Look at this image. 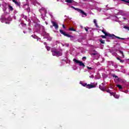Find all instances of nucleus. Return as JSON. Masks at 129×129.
<instances>
[{
	"label": "nucleus",
	"mask_w": 129,
	"mask_h": 129,
	"mask_svg": "<svg viewBox=\"0 0 129 129\" xmlns=\"http://www.w3.org/2000/svg\"><path fill=\"white\" fill-rule=\"evenodd\" d=\"M93 22L96 28H99V26H98V25H97V23H96V19H94Z\"/></svg>",
	"instance_id": "12"
},
{
	"label": "nucleus",
	"mask_w": 129,
	"mask_h": 129,
	"mask_svg": "<svg viewBox=\"0 0 129 129\" xmlns=\"http://www.w3.org/2000/svg\"><path fill=\"white\" fill-rule=\"evenodd\" d=\"M5 23H6V24H10V22H5Z\"/></svg>",
	"instance_id": "33"
},
{
	"label": "nucleus",
	"mask_w": 129,
	"mask_h": 129,
	"mask_svg": "<svg viewBox=\"0 0 129 129\" xmlns=\"http://www.w3.org/2000/svg\"><path fill=\"white\" fill-rule=\"evenodd\" d=\"M83 59H86V57L84 56V57H83Z\"/></svg>",
	"instance_id": "34"
},
{
	"label": "nucleus",
	"mask_w": 129,
	"mask_h": 129,
	"mask_svg": "<svg viewBox=\"0 0 129 129\" xmlns=\"http://www.w3.org/2000/svg\"><path fill=\"white\" fill-rule=\"evenodd\" d=\"M114 97L118 99V98H119V95H116V94L115 93V95H114Z\"/></svg>",
	"instance_id": "17"
},
{
	"label": "nucleus",
	"mask_w": 129,
	"mask_h": 129,
	"mask_svg": "<svg viewBox=\"0 0 129 129\" xmlns=\"http://www.w3.org/2000/svg\"><path fill=\"white\" fill-rule=\"evenodd\" d=\"M66 3H68V4H72L73 3V0H66Z\"/></svg>",
	"instance_id": "14"
},
{
	"label": "nucleus",
	"mask_w": 129,
	"mask_h": 129,
	"mask_svg": "<svg viewBox=\"0 0 129 129\" xmlns=\"http://www.w3.org/2000/svg\"><path fill=\"white\" fill-rule=\"evenodd\" d=\"M106 92H107L108 93H110V92H111L110 90H109V89L106 90Z\"/></svg>",
	"instance_id": "28"
},
{
	"label": "nucleus",
	"mask_w": 129,
	"mask_h": 129,
	"mask_svg": "<svg viewBox=\"0 0 129 129\" xmlns=\"http://www.w3.org/2000/svg\"><path fill=\"white\" fill-rule=\"evenodd\" d=\"M34 28L37 31H39L40 29H41V25H40L39 24H36L35 25Z\"/></svg>",
	"instance_id": "9"
},
{
	"label": "nucleus",
	"mask_w": 129,
	"mask_h": 129,
	"mask_svg": "<svg viewBox=\"0 0 129 129\" xmlns=\"http://www.w3.org/2000/svg\"><path fill=\"white\" fill-rule=\"evenodd\" d=\"M46 49H47V51H50L51 47L50 46H46Z\"/></svg>",
	"instance_id": "22"
},
{
	"label": "nucleus",
	"mask_w": 129,
	"mask_h": 129,
	"mask_svg": "<svg viewBox=\"0 0 129 129\" xmlns=\"http://www.w3.org/2000/svg\"><path fill=\"white\" fill-rule=\"evenodd\" d=\"M62 28H63V29H66V27L64 24H62Z\"/></svg>",
	"instance_id": "31"
},
{
	"label": "nucleus",
	"mask_w": 129,
	"mask_h": 129,
	"mask_svg": "<svg viewBox=\"0 0 129 129\" xmlns=\"http://www.w3.org/2000/svg\"><path fill=\"white\" fill-rule=\"evenodd\" d=\"M74 62L76 63V64H79V66H82V67H85V64L83 63V61H81L80 60H78V59H76L75 58L73 59Z\"/></svg>",
	"instance_id": "5"
},
{
	"label": "nucleus",
	"mask_w": 129,
	"mask_h": 129,
	"mask_svg": "<svg viewBox=\"0 0 129 129\" xmlns=\"http://www.w3.org/2000/svg\"><path fill=\"white\" fill-rule=\"evenodd\" d=\"M110 94L111 96H114V95L115 94V93L111 92L110 93Z\"/></svg>",
	"instance_id": "24"
},
{
	"label": "nucleus",
	"mask_w": 129,
	"mask_h": 129,
	"mask_svg": "<svg viewBox=\"0 0 129 129\" xmlns=\"http://www.w3.org/2000/svg\"><path fill=\"white\" fill-rule=\"evenodd\" d=\"M101 37L103 39H106V37H107V36H105V35H101Z\"/></svg>",
	"instance_id": "23"
},
{
	"label": "nucleus",
	"mask_w": 129,
	"mask_h": 129,
	"mask_svg": "<svg viewBox=\"0 0 129 129\" xmlns=\"http://www.w3.org/2000/svg\"><path fill=\"white\" fill-rule=\"evenodd\" d=\"M87 69H89V70H91V69H92V68L89 67L88 66H87Z\"/></svg>",
	"instance_id": "25"
},
{
	"label": "nucleus",
	"mask_w": 129,
	"mask_h": 129,
	"mask_svg": "<svg viewBox=\"0 0 129 129\" xmlns=\"http://www.w3.org/2000/svg\"><path fill=\"white\" fill-rule=\"evenodd\" d=\"M51 53L53 56H56V57H59V56H62V52L57 51V49H53L51 50Z\"/></svg>",
	"instance_id": "2"
},
{
	"label": "nucleus",
	"mask_w": 129,
	"mask_h": 129,
	"mask_svg": "<svg viewBox=\"0 0 129 129\" xmlns=\"http://www.w3.org/2000/svg\"><path fill=\"white\" fill-rule=\"evenodd\" d=\"M0 6H1V4H0Z\"/></svg>",
	"instance_id": "41"
},
{
	"label": "nucleus",
	"mask_w": 129,
	"mask_h": 129,
	"mask_svg": "<svg viewBox=\"0 0 129 129\" xmlns=\"http://www.w3.org/2000/svg\"><path fill=\"white\" fill-rule=\"evenodd\" d=\"M12 2L14 3V4H15V5H16V6H17L18 7H21V3H19V2H18V1L16 0H12Z\"/></svg>",
	"instance_id": "10"
},
{
	"label": "nucleus",
	"mask_w": 129,
	"mask_h": 129,
	"mask_svg": "<svg viewBox=\"0 0 129 129\" xmlns=\"http://www.w3.org/2000/svg\"><path fill=\"white\" fill-rule=\"evenodd\" d=\"M123 28H124V29H126L127 30H128V29H129V27L127 26H124Z\"/></svg>",
	"instance_id": "26"
},
{
	"label": "nucleus",
	"mask_w": 129,
	"mask_h": 129,
	"mask_svg": "<svg viewBox=\"0 0 129 129\" xmlns=\"http://www.w3.org/2000/svg\"><path fill=\"white\" fill-rule=\"evenodd\" d=\"M118 51L119 52V53H120V54H122V57L124 58V54H123V51H122L121 50H118Z\"/></svg>",
	"instance_id": "19"
},
{
	"label": "nucleus",
	"mask_w": 129,
	"mask_h": 129,
	"mask_svg": "<svg viewBox=\"0 0 129 129\" xmlns=\"http://www.w3.org/2000/svg\"><path fill=\"white\" fill-rule=\"evenodd\" d=\"M82 86L86 87V88H88L89 89H91V88H94L96 87V85H92V84H87L86 83H81Z\"/></svg>",
	"instance_id": "3"
},
{
	"label": "nucleus",
	"mask_w": 129,
	"mask_h": 129,
	"mask_svg": "<svg viewBox=\"0 0 129 129\" xmlns=\"http://www.w3.org/2000/svg\"><path fill=\"white\" fill-rule=\"evenodd\" d=\"M116 86H117V87H118L119 90H120L121 89H122V86H121V85H117Z\"/></svg>",
	"instance_id": "16"
},
{
	"label": "nucleus",
	"mask_w": 129,
	"mask_h": 129,
	"mask_svg": "<svg viewBox=\"0 0 129 129\" xmlns=\"http://www.w3.org/2000/svg\"><path fill=\"white\" fill-rule=\"evenodd\" d=\"M116 59H117V60H119V61H120V62H121V59H120V58H119V57H116Z\"/></svg>",
	"instance_id": "30"
},
{
	"label": "nucleus",
	"mask_w": 129,
	"mask_h": 129,
	"mask_svg": "<svg viewBox=\"0 0 129 129\" xmlns=\"http://www.w3.org/2000/svg\"><path fill=\"white\" fill-rule=\"evenodd\" d=\"M99 88H100L101 90H102V91L104 90V88L102 86L100 85L99 86Z\"/></svg>",
	"instance_id": "18"
},
{
	"label": "nucleus",
	"mask_w": 129,
	"mask_h": 129,
	"mask_svg": "<svg viewBox=\"0 0 129 129\" xmlns=\"http://www.w3.org/2000/svg\"><path fill=\"white\" fill-rule=\"evenodd\" d=\"M99 42H100L101 44H104L105 43V42L104 41V40L102 39H100L99 40Z\"/></svg>",
	"instance_id": "21"
},
{
	"label": "nucleus",
	"mask_w": 129,
	"mask_h": 129,
	"mask_svg": "<svg viewBox=\"0 0 129 129\" xmlns=\"http://www.w3.org/2000/svg\"><path fill=\"white\" fill-rule=\"evenodd\" d=\"M31 37H33L34 39L37 38V36H36V35H32Z\"/></svg>",
	"instance_id": "29"
},
{
	"label": "nucleus",
	"mask_w": 129,
	"mask_h": 129,
	"mask_svg": "<svg viewBox=\"0 0 129 129\" xmlns=\"http://www.w3.org/2000/svg\"><path fill=\"white\" fill-rule=\"evenodd\" d=\"M111 76L113 78H115L116 79H118V77H117V76H115V75L114 74H112Z\"/></svg>",
	"instance_id": "15"
},
{
	"label": "nucleus",
	"mask_w": 129,
	"mask_h": 129,
	"mask_svg": "<svg viewBox=\"0 0 129 129\" xmlns=\"http://www.w3.org/2000/svg\"><path fill=\"white\" fill-rule=\"evenodd\" d=\"M45 23H46V25H48V23H47V22H45Z\"/></svg>",
	"instance_id": "38"
},
{
	"label": "nucleus",
	"mask_w": 129,
	"mask_h": 129,
	"mask_svg": "<svg viewBox=\"0 0 129 129\" xmlns=\"http://www.w3.org/2000/svg\"><path fill=\"white\" fill-rule=\"evenodd\" d=\"M69 31H71L72 32H77L76 29H75L73 27L70 28Z\"/></svg>",
	"instance_id": "11"
},
{
	"label": "nucleus",
	"mask_w": 129,
	"mask_h": 129,
	"mask_svg": "<svg viewBox=\"0 0 129 129\" xmlns=\"http://www.w3.org/2000/svg\"><path fill=\"white\" fill-rule=\"evenodd\" d=\"M91 1H93V0H91Z\"/></svg>",
	"instance_id": "40"
},
{
	"label": "nucleus",
	"mask_w": 129,
	"mask_h": 129,
	"mask_svg": "<svg viewBox=\"0 0 129 129\" xmlns=\"http://www.w3.org/2000/svg\"><path fill=\"white\" fill-rule=\"evenodd\" d=\"M128 30L129 31V28H128Z\"/></svg>",
	"instance_id": "39"
},
{
	"label": "nucleus",
	"mask_w": 129,
	"mask_h": 129,
	"mask_svg": "<svg viewBox=\"0 0 129 129\" xmlns=\"http://www.w3.org/2000/svg\"><path fill=\"white\" fill-rule=\"evenodd\" d=\"M8 7L9 11H11V12H13V11H14V8L12 7V6L9 5Z\"/></svg>",
	"instance_id": "13"
},
{
	"label": "nucleus",
	"mask_w": 129,
	"mask_h": 129,
	"mask_svg": "<svg viewBox=\"0 0 129 129\" xmlns=\"http://www.w3.org/2000/svg\"><path fill=\"white\" fill-rule=\"evenodd\" d=\"M102 33H103V34H104V35H105V36H107V37H109V38H111V39H114V38H116V39H119V40H125V38L116 36L114 34L107 33L104 30H102Z\"/></svg>",
	"instance_id": "1"
},
{
	"label": "nucleus",
	"mask_w": 129,
	"mask_h": 129,
	"mask_svg": "<svg viewBox=\"0 0 129 129\" xmlns=\"http://www.w3.org/2000/svg\"><path fill=\"white\" fill-rule=\"evenodd\" d=\"M44 45H47V43L44 42Z\"/></svg>",
	"instance_id": "35"
},
{
	"label": "nucleus",
	"mask_w": 129,
	"mask_h": 129,
	"mask_svg": "<svg viewBox=\"0 0 129 129\" xmlns=\"http://www.w3.org/2000/svg\"><path fill=\"white\" fill-rule=\"evenodd\" d=\"M94 76H93V75L90 76V78H94Z\"/></svg>",
	"instance_id": "32"
},
{
	"label": "nucleus",
	"mask_w": 129,
	"mask_h": 129,
	"mask_svg": "<svg viewBox=\"0 0 129 129\" xmlns=\"http://www.w3.org/2000/svg\"><path fill=\"white\" fill-rule=\"evenodd\" d=\"M85 30L86 32H88V27H85Z\"/></svg>",
	"instance_id": "27"
},
{
	"label": "nucleus",
	"mask_w": 129,
	"mask_h": 129,
	"mask_svg": "<svg viewBox=\"0 0 129 129\" xmlns=\"http://www.w3.org/2000/svg\"><path fill=\"white\" fill-rule=\"evenodd\" d=\"M123 19L124 20H126V18H123Z\"/></svg>",
	"instance_id": "36"
},
{
	"label": "nucleus",
	"mask_w": 129,
	"mask_h": 129,
	"mask_svg": "<svg viewBox=\"0 0 129 129\" xmlns=\"http://www.w3.org/2000/svg\"><path fill=\"white\" fill-rule=\"evenodd\" d=\"M59 32L62 35H63V36H66V37H68V38H74V37L73 36L66 33V32L65 31H63L62 30H59Z\"/></svg>",
	"instance_id": "6"
},
{
	"label": "nucleus",
	"mask_w": 129,
	"mask_h": 129,
	"mask_svg": "<svg viewBox=\"0 0 129 129\" xmlns=\"http://www.w3.org/2000/svg\"><path fill=\"white\" fill-rule=\"evenodd\" d=\"M72 9H74V10H75V11H78V13L82 14V15L85 16L86 17L87 16V15H86V13H85L84 11H83V10H82L79 8H76L73 6H72Z\"/></svg>",
	"instance_id": "4"
},
{
	"label": "nucleus",
	"mask_w": 129,
	"mask_h": 129,
	"mask_svg": "<svg viewBox=\"0 0 129 129\" xmlns=\"http://www.w3.org/2000/svg\"><path fill=\"white\" fill-rule=\"evenodd\" d=\"M27 25L26 24H24V26H26Z\"/></svg>",
	"instance_id": "37"
},
{
	"label": "nucleus",
	"mask_w": 129,
	"mask_h": 129,
	"mask_svg": "<svg viewBox=\"0 0 129 129\" xmlns=\"http://www.w3.org/2000/svg\"><path fill=\"white\" fill-rule=\"evenodd\" d=\"M1 21L2 23H4V21H6V18L3 17L1 19Z\"/></svg>",
	"instance_id": "20"
},
{
	"label": "nucleus",
	"mask_w": 129,
	"mask_h": 129,
	"mask_svg": "<svg viewBox=\"0 0 129 129\" xmlns=\"http://www.w3.org/2000/svg\"><path fill=\"white\" fill-rule=\"evenodd\" d=\"M91 56H98L99 53L95 50H93L92 52L90 53Z\"/></svg>",
	"instance_id": "7"
},
{
	"label": "nucleus",
	"mask_w": 129,
	"mask_h": 129,
	"mask_svg": "<svg viewBox=\"0 0 129 129\" xmlns=\"http://www.w3.org/2000/svg\"><path fill=\"white\" fill-rule=\"evenodd\" d=\"M51 23L52 24V26L53 27H54V28L56 30L59 29V26H58V24H57V23H56L54 21H51Z\"/></svg>",
	"instance_id": "8"
}]
</instances>
